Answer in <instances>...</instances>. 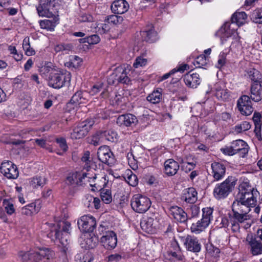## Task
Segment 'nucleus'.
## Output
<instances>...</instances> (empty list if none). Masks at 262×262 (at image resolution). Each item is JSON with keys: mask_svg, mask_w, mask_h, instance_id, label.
I'll return each instance as SVG.
<instances>
[{"mask_svg": "<svg viewBox=\"0 0 262 262\" xmlns=\"http://www.w3.org/2000/svg\"><path fill=\"white\" fill-rule=\"evenodd\" d=\"M250 207V206L247 205L243 201H239L236 196L232 204V215L230 217V220L236 229H237V222L242 223L250 219L248 214L251 210Z\"/></svg>", "mask_w": 262, "mask_h": 262, "instance_id": "obj_1", "label": "nucleus"}, {"mask_svg": "<svg viewBox=\"0 0 262 262\" xmlns=\"http://www.w3.org/2000/svg\"><path fill=\"white\" fill-rule=\"evenodd\" d=\"M55 253L50 248L41 247L34 251L21 253L19 256L24 262H39L42 258H46L49 262H56L53 260Z\"/></svg>", "mask_w": 262, "mask_h": 262, "instance_id": "obj_2", "label": "nucleus"}, {"mask_svg": "<svg viewBox=\"0 0 262 262\" xmlns=\"http://www.w3.org/2000/svg\"><path fill=\"white\" fill-rule=\"evenodd\" d=\"M237 179L233 176H229L225 181L217 184L213 194L217 200L224 199L232 191L236 184Z\"/></svg>", "mask_w": 262, "mask_h": 262, "instance_id": "obj_3", "label": "nucleus"}, {"mask_svg": "<svg viewBox=\"0 0 262 262\" xmlns=\"http://www.w3.org/2000/svg\"><path fill=\"white\" fill-rule=\"evenodd\" d=\"M130 71L128 66L118 67L115 69L114 72L110 75L108 82L109 84H117L119 83L129 84L130 79L128 76Z\"/></svg>", "mask_w": 262, "mask_h": 262, "instance_id": "obj_4", "label": "nucleus"}, {"mask_svg": "<svg viewBox=\"0 0 262 262\" xmlns=\"http://www.w3.org/2000/svg\"><path fill=\"white\" fill-rule=\"evenodd\" d=\"M249 146L243 140L238 139L231 142L230 146L223 149V152L226 155L233 156L238 154L241 157H244L248 152Z\"/></svg>", "mask_w": 262, "mask_h": 262, "instance_id": "obj_5", "label": "nucleus"}, {"mask_svg": "<svg viewBox=\"0 0 262 262\" xmlns=\"http://www.w3.org/2000/svg\"><path fill=\"white\" fill-rule=\"evenodd\" d=\"M57 7L55 5V0H40L36 9L40 16L50 17L58 13Z\"/></svg>", "mask_w": 262, "mask_h": 262, "instance_id": "obj_6", "label": "nucleus"}, {"mask_svg": "<svg viewBox=\"0 0 262 262\" xmlns=\"http://www.w3.org/2000/svg\"><path fill=\"white\" fill-rule=\"evenodd\" d=\"M151 205L149 198L140 194L134 195L131 200V206L133 209L139 213L146 212Z\"/></svg>", "mask_w": 262, "mask_h": 262, "instance_id": "obj_7", "label": "nucleus"}, {"mask_svg": "<svg viewBox=\"0 0 262 262\" xmlns=\"http://www.w3.org/2000/svg\"><path fill=\"white\" fill-rule=\"evenodd\" d=\"M94 124L93 120H86L79 123L71 133L72 139H79L84 137Z\"/></svg>", "mask_w": 262, "mask_h": 262, "instance_id": "obj_8", "label": "nucleus"}, {"mask_svg": "<svg viewBox=\"0 0 262 262\" xmlns=\"http://www.w3.org/2000/svg\"><path fill=\"white\" fill-rule=\"evenodd\" d=\"M79 229L83 232H92L96 226L95 218L92 215L82 216L77 222Z\"/></svg>", "mask_w": 262, "mask_h": 262, "instance_id": "obj_9", "label": "nucleus"}, {"mask_svg": "<svg viewBox=\"0 0 262 262\" xmlns=\"http://www.w3.org/2000/svg\"><path fill=\"white\" fill-rule=\"evenodd\" d=\"M97 157L100 161L112 166L115 163V159L114 154L107 146H100L97 151Z\"/></svg>", "mask_w": 262, "mask_h": 262, "instance_id": "obj_10", "label": "nucleus"}, {"mask_svg": "<svg viewBox=\"0 0 262 262\" xmlns=\"http://www.w3.org/2000/svg\"><path fill=\"white\" fill-rule=\"evenodd\" d=\"M251 100L246 95L241 96L237 100V107L242 115L249 116L253 112Z\"/></svg>", "mask_w": 262, "mask_h": 262, "instance_id": "obj_11", "label": "nucleus"}, {"mask_svg": "<svg viewBox=\"0 0 262 262\" xmlns=\"http://www.w3.org/2000/svg\"><path fill=\"white\" fill-rule=\"evenodd\" d=\"M0 170L1 173L8 179H15L18 176V171L16 166L11 161L3 162L1 164Z\"/></svg>", "mask_w": 262, "mask_h": 262, "instance_id": "obj_12", "label": "nucleus"}, {"mask_svg": "<svg viewBox=\"0 0 262 262\" xmlns=\"http://www.w3.org/2000/svg\"><path fill=\"white\" fill-rule=\"evenodd\" d=\"M182 241L188 251L193 253H198L201 251V245L196 237L187 235L182 237Z\"/></svg>", "mask_w": 262, "mask_h": 262, "instance_id": "obj_13", "label": "nucleus"}, {"mask_svg": "<svg viewBox=\"0 0 262 262\" xmlns=\"http://www.w3.org/2000/svg\"><path fill=\"white\" fill-rule=\"evenodd\" d=\"M212 169L211 176L214 181H220L225 176L226 168L225 165L222 163L214 162L211 165Z\"/></svg>", "mask_w": 262, "mask_h": 262, "instance_id": "obj_14", "label": "nucleus"}, {"mask_svg": "<svg viewBox=\"0 0 262 262\" xmlns=\"http://www.w3.org/2000/svg\"><path fill=\"white\" fill-rule=\"evenodd\" d=\"M101 242L103 244L104 247L106 249L115 248L117 244L116 233L112 231L106 232L105 235L101 237Z\"/></svg>", "mask_w": 262, "mask_h": 262, "instance_id": "obj_15", "label": "nucleus"}, {"mask_svg": "<svg viewBox=\"0 0 262 262\" xmlns=\"http://www.w3.org/2000/svg\"><path fill=\"white\" fill-rule=\"evenodd\" d=\"M90 98V94L86 91L79 90L72 96L70 102L75 105L86 103Z\"/></svg>", "mask_w": 262, "mask_h": 262, "instance_id": "obj_16", "label": "nucleus"}, {"mask_svg": "<svg viewBox=\"0 0 262 262\" xmlns=\"http://www.w3.org/2000/svg\"><path fill=\"white\" fill-rule=\"evenodd\" d=\"M157 222L154 218L144 217L140 221V226L145 232L152 234L156 231Z\"/></svg>", "mask_w": 262, "mask_h": 262, "instance_id": "obj_17", "label": "nucleus"}, {"mask_svg": "<svg viewBox=\"0 0 262 262\" xmlns=\"http://www.w3.org/2000/svg\"><path fill=\"white\" fill-rule=\"evenodd\" d=\"M138 122L137 117L131 114L120 115L117 119L116 123L119 126H132Z\"/></svg>", "mask_w": 262, "mask_h": 262, "instance_id": "obj_18", "label": "nucleus"}, {"mask_svg": "<svg viewBox=\"0 0 262 262\" xmlns=\"http://www.w3.org/2000/svg\"><path fill=\"white\" fill-rule=\"evenodd\" d=\"M169 214L180 223H184L187 220V214L184 210L177 206H172L169 208Z\"/></svg>", "mask_w": 262, "mask_h": 262, "instance_id": "obj_19", "label": "nucleus"}, {"mask_svg": "<svg viewBox=\"0 0 262 262\" xmlns=\"http://www.w3.org/2000/svg\"><path fill=\"white\" fill-rule=\"evenodd\" d=\"M246 241L248 243V249L253 255L262 254V243L252 237H247Z\"/></svg>", "mask_w": 262, "mask_h": 262, "instance_id": "obj_20", "label": "nucleus"}, {"mask_svg": "<svg viewBox=\"0 0 262 262\" xmlns=\"http://www.w3.org/2000/svg\"><path fill=\"white\" fill-rule=\"evenodd\" d=\"M56 227L60 231L61 235L60 243L61 244H64V241L67 242L69 240L71 224L68 222H62L58 224Z\"/></svg>", "mask_w": 262, "mask_h": 262, "instance_id": "obj_21", "label": "nucleus"}, {"mask_svg": "<svg viewBox=\"0 0 262 262\" xmlns=\"http://www.w3.org/2000/svg\"><path fill=\"white\" fill-rule=\"evenodd\" d=\"M66 81V76L60 73L52 75L49 78V85L55 89H59L63 86Z\"/></svg>", "mask_w": 262, "mask_h": 262, "instance_id": "obj_22", "label": "nucleus"}, {"mask_svg": "<svg viewBox=\"0 0 262 262\" xmlns=\"http://www.w3.org/2000/svg\"><path fill=\"white\" fill-rule=\"evenodd\" d=\"M111 10L115 14H122L129 9V4L125 0H116L111 5Z\"/></svg>", "mask_w": 262, "mask_h": 262, "instance_id": "obj_23", "label": "nucleus"}, {"mask_svg": "<svg viewBox=\"0 0 262 262\" xmlns=\"http://www.w3.org/2000/svg\"><path fill=\"white\" fill-rule=\"evenodd\" d=\"M252 120L255 126L254 133L255 136L258 141H262L261 135V126H262V116L260 113L254 112Z\"/></svg>", "mask_w": 262, "mask_h": 262, "instance_id": "obj_24", "label": "nucleus"}, {"mask_svg": "<svg viewBox=\"0 0 262 262\" xmlns=\"http://www.w3.org/2000/svg\"><path fill=\"white\" fill-rule=\"evenodd\" d=\"M58 14L57 13L56 15L51 16V19H44L39 21V25L40 28L46 29L47 31H53L56 26L59 23Z\"/></svg>", "mask_w": 262, "mask_h": 262, "instance_id": "obj_25", "label": "nucleus"}, {"mask_svg": "<svg viewBox=\"0 0 262 262\" xmlns=\"http://www.w3.org/2000/svg\"><path fill=\"white\" fill-rule=\"evenodd\" d=\"M249 98L255 102L261 101L262 99L261 84L254 83V84H250Z\"/></svg>", "mask_w": 262, "mask_h": 262, "instance_id": "obj_26", "label": "nucleus"}, {"mask_svg": "<svg viewBox=\"0 0 262 262\" xmlns=\"http://www.w3.org/2000/svg\"><path fill=\"white\" fill-rule=\"evenodd\" d=\"M179 163L173 159L167 160L164 162V170L165 174L169 177L175 175L179 169Z\"/></svg>", "mask_w": 262, "mask_h": 262, "instance_id": "obj_27", "label": "nucleus"}, {"mask_svg": "<svg viewBox=\"0 0 262 262\" xmlns=\"http://www.w3.org/2000/svg\"><path fill=\"white\" fill-rule=\"evenodd\" d=\"M183 80L188 86L195 88L200 83L199 75L197 73L190 74L189 72L185 74L183 77Z\"/></svg>", "mask_w": 262, "mask_h": 262, "instance_id": "obj_28", "label": "nucleus"}, {"mask_svg": "<svg viewBox=\"0 0 262 262\" xmlns=\"http://www.w3.org/2000/svg\"><path fill=\"white\" fill-rule=\"evenodd\" d=\"M182 199L187 203L193 204L198 200V192L194 188H188L184 190Z\"/></svg>", "mask_w": 262, "mask_h": 262, "instance_id": "obj_29", "label": "nucleus"}, {"mask_svg": "<svg viewBox=\"0 0 262 262\" xmlns=\"http://www.w3.org/2000/svg\"><path fill=\"white\" fill-rule=\"evenodd\" d=\"M141 36L143 40L150 43L157 39V33L151 27L141 31Z\"/></svg>", "mask_w": 262, "mask_h": 262, "instance_id": "obj_30", "label": "nucleus"}, {"mask_svg": "<svg viewBox=\"0 0 262 262\" xmlns=\"http://www.w3.org/2000/svg\"><path fill=\"white\" fill-rule=\"evenodd\" d=\"M258 193L257 190L252 191L251 192H247V193L243 194V197L241 199H238L239 201H243L247 205L250 206L255 205L256 202V195Z\"/></svg>", "mask_w": 262, "mask_h": 262, "instance_id": "obj_31", "label": "nucleus"}, {"mask_svg": "<svg viewBox=\"0 0 262 262\" xmlns=\"http://www.w3.org/2000/svg\"><path fill=\"white\" fill-rule=\"evenodd\" d=\"M247 15L245 12H236L231 16L232 23H235L238 26L245 24Z\"/></svg>", "mask_w": 262, "mask_h": 262, "instance_id": "obj_32", "label": "nucleus"}, {"mask_svg": "<svg viewBox=\"0 0 262 262\" xmlns=\"http://www.w3.org/2000/svg\"><path fill=\"white\" fill-rule=\"evenodd\" d=\"M173 245L174 248V251H167V253L169 256H171L172 259L182 260L184 258L182 255L181 248L176 241L173 242Z\"/></svg>", "mask_w": 262, "mask_h": 262, "instance_id": "obj_33", "label": "nucleus"}, {"mask_svg": "<svg viewBox=\"0 0 262 262\" xmlns=\"http://www.w3.org/2000/svg\"><path fill=\"white\" fill-rule=\"evenodd\" d=\"M248 77L251 80L250 84L254 83H262V75L259 71L255 69H252L248 72Z\"/></svg>", "mask_w": 262, "mask_h": 262, "instance_id": "obj_34", "label": "nucleus"}, {"mask_svg": "<svg viewBox=\"0 0 262 262\" xmlns=\"http://www.w3.org/2000/svg\"><path fill=\"white\" fill-rule=\"evenodd\" d=\"M238 193L236 194L237 199H241L243 197V194L247 193V192H251L252 191H255L247 182H243L241 183L238 187Z\"/></svg>", "mask_w": 262, "mask_h": 262, "instance_id": "obj_35", "label": "nucleus"}, {"mask_svg": "<svg viewBox=\"0 0 262 262\" xmlns=\"http://www.w3.org/2000/svg\"><path fill=\"white\" fill-rule=\"evenodd\" d=\"M208 225L202 220H199L196 223H193L190 227L191 231L195 234H199L204 231Z\"/></svg>", "mask_w": 262, "mask_h": 262, "instance_id": "obj_36", "label": "nucleus"}, {"mask_svg": "<svg viewBox=\"0 0 262 262\" xmlns=\"http://www.w3.org/2000/svg\"><path fill=\"white\" fill-rule=\"evenodd\" d=\"M215 96L218 100L226 101L230 99V93L227 89L216 88Z\"/></svg>", "mask_w": 262, "mask_h": 262, "instance_id": "obj_37", "label": "nucleus"}, {"mask_svg": "<svg viewBox=\"0 0 262 262\" xmlns=\"http://www.w3.org/2000/svg\"><path fill=\"white\" fill-rule=\"evenodd\" d=\"M250 17L252 22L262 24V8H257L253 10Z\"/></svg>", "mask_w": 262, "mask_h": 262, "instance_id": "obj_38", "label": "nucleus"}, {"mask_svg": "<svg viewBox=\"0 0 262 262\" xmlns=\"http://www.w3.org/2000/svg\"><path fill=\"white\" fill-rule=\"evenodd\" d=\"M231 213H229L228 214V216L224 217L222 218V221H221V224L222 225L223 227H228L230 225L231 226V229L233 232H237L239 231L240 229L239 224L240 222H237V229H235L234 227L233 223L230 220V217L232 216Z\"/></svg>", "mask_w": 262, "mask_h": 262, "instance_id": "obj_39", "label": "nucleus"}, {"mask_svg": "<svg viewBox=\"0 0 262 262\" xmlns=\"http://www.w3.org/2000/svg\"><path fill=\"white\" fill-rule=\"evenodd\" d=\"M161 98V89H160V90H157L153 91L151 94L147 97L146 99L149 102L153 104H156L160 102Z\"/></svg>", "mask_w": 262, "mask_h": 262, "instance_id": "obj_40", "label": "nucleus"}, {"mask_svg": "<svg viewBox=\"0 0 262 262\" xmlns=\"http://www.w3.org/2000/svg\"><path fill=\"white\" fill-rule=\"evenodd\" d=\"M202 218L201 220L209 225L211 220L212 219L213 209L210 207L204 208L202 209Z\"/></svg>", "mask_w": 262, "mask_h": 262, "instance_id": "obj_41", "label": "nucleus"}, {"mask_svg": "<svg viewBox=\"0 0 262 262\" xmlns=\"http://www.w3.org/2000/svg\"><path fill=\"white\" fill-rule=\"evenodd\" d=\"M89 175V173H83L82 176L79 178L80 182H82L84 181V183H89L92 187H95L96 184L94 183V182L97 178L96 174H95L92 177H90Z\"/></svg>", "mask_w": 262, "mask_h": 262, "instance_id": "obj_42", "label": "nucleus"}, {"mask_svg": "<svg viewBox=\"0 0 262 262\" xmlns=\"http://www.w3.org/2000/svg\"><path fill=\"white\" fill-rule=\"evenodd\" d=\"M251 127V125L250 122L243 121L241 123L235 125L233 128V130L237 134H239L249 130Z\"/></svg>", "mask_w": 262, "mask_h": 262, "instance_id": "obj_43", "label": "nucleus"}, {"mask_svg": "<svg viewBox=\"0 0 262 262\" xmlns=\"http://www.w3.org/2000/svg\"><path fill=\"white\" fill-rule=\"evenodd\" d=\"M100 136L102 137H104L106 140L108 141L114 142L117 139V134L113 130H109L102 132L100 133Z\"/></svg>", "mask_w": 262, "mask_h": 262, "instance_id": "obj_44", "label": "nucleus"}, {"mask_svg": "<svg viewBox=\"0 0 262 262\" xmlns=\"http://www.w3.org/2000/svg\"><path fill=\"white\" fill-rule=\"evenodd\" d=\"M47 182L46 178L40 176H36L32 179L31 181V185L33 187H36L38 186L42 187L46 184Z\"/></svg>", "mask_w": 262, "mask_h": 262, "instance_id": "obj_45", "label": "nucleus"}, {"mask_svg": "<svg viewBox=\"0 0 262 262\" xmlns=\"http://www.w3.org/2000/svg\"><path fill=\"white\" fill-rule=\"evenodd\" d=\"M206 249L207 253L211 256L217 257L220 253V250L216 247H215L211 243L206 244Z\"/></svg>", "mask_w": 262, "mask_h": 262, "instance_id": "obj_46", "label": "nucleus"}, {"mask_svg": "<svg viewBox=\"0 0 262 262\" xmlns=\"http://www.w3.org/2000/svg\"><path fill=\"white\" fill-rule=\"evenodd\" d=\"M23 47L27 55L31 56L35 54V50L30 47L29 38H25L24 39Z\"/></svg>", "mask_w": 262, "mask_h": 262, "instance_id": "obj_47", "label": "nucleus"}, {"mask_svg": "<svg viewBox=\"0 0 262 262\" xmlns=\"http://www.w3.org/2000/svg\"><path fill=\"white\" fill-rule=\"evenodd\" d=\"M123 20V18L121 16H119L116 15H111L107 16L104 22L113 25H117L120 23Z\"/></svg>", "mask_w": 262, "mask_h": 262, "instance_id": "obj_48", "label": "nucleus"}, {"mask_svg": "<svg viewBox=\"0 0 262 262\" xmlns=\"http://www.w3.org/2000/svg\"><path fill=\"white\" fill-rule=\"evenodd\" d=\"M130 174H127L128 176L126 179V181L132 186H136L138 183V180L136 174L133 173L132 171H129Z\"/></svg>", "mask_w": 262, "mask_h": 262, "instance_id": "obj_49", "label": "nucleus"}, {"mask_svg": "<svg viewBox=\"0 0 262 262\" xmlns=\"http://www.w3.org/2000/svg\"><path fill=\"white\" fill-rule=\"evenodd\" d=\"M101 198L102 201L105 204H109L112 202V198L111 192L108 190H103L101 192Z\"/></svg>", "mask_w": 262, "mask_h": 262, "instance_id": "obj_50", "label": "nucleus"}, {"mask_svg": "<svg viewBox=\"0 0 262 262\" xmlns=\"http://www.w3.org/2000/svg\"><path fill=\"white\" fill-rule=\"evenodd\" d=\"M48 236L52 241L59 240L60 242L61 235L60 234V231L58 230L56 227H55L50 232Z\"/></svg>", "mask_w": 262, "mask_h": 262, "instance_id": "obj_51", "label": "nucleus"}, {"mask_svg": "<svg viewBox=\"0 0 262 262\" xmlns=\"http://www.w3.org/2000/svg\"><path fill=\"white\" fill-rule=\"evenodd\" d=\"M90 152L89 151H85L84 152L81 159V161L85 163L84 168L88 169L90 167L91 164V161L90 160Z\"/></svg>", "mask_w": 262, "mask_h": 262, "instance_id": "obj_52", "label": "nucleus"}, {"mask_svg": "<svg viewBox=\"0 0 262 262\" xmlns=\"http://www.w3.org/2000/svg\"><path fill=\"white\" fill-rule=\"evenodd\" d=\"M64 244H61L62 245V247L60 249V252L62 254L63 256L64 257L63 262H68L67 256V254L70 253V247L69 246L68 241L67 242H66L64 241Z\"/></svg>", "mask_w": 262, "mask_h": 262, "instance_id": "obj_53", "label": "nucleus"}, {"mask_svg": "<svg viewBox=\"0 0 262 262\" xmlns=\"http://www.w3.org/2000/svg\"><path fill=\"white\" fill-rule=\"evenodd\" d=\"M56 142L63 152L67 150L68 147L65 138L63 137L57 138L56 139Z\"/></svg>", "mask_w": 262, "mask_h": 262, "instance_id": "obj_54", "label": "nucleus"}, {"mask_svg": "<svg viewBox=\"0 0 262 262\" xmlns=\"http://www.w3.org/2000/svg\"><path fill=\"white\" fill-rule=\"evenodd\" d=\"M147 59L142 57H138L133 64L135 68H138L143 66H145L147 64Z\"/></svg>", "mask_w": 262, "mask_h": 262, "instance_id": "obj_55", "label": "nucleus"}, {"mask_svg": "<svg viewBox=\"0 0 262 262\" xmlns=\"http://www.w3.org/2000/svg\"><path fill=\"white\" fill-rule=\"evenodd\" d=\"M195 66H196L199 68H201L202 66L206 65V57L205 55H200L198 56L195 60L194 63Z\"/></svg>", "mask_w": 262, "mask_h": 262, "instance_id": "obj_56", "label": "nucleus"}, {"mask_svg": "<svg viewBox=\"0 0 262 262\" xmlns=\"http://www.w3.org/2000/svg\"><path fill=\"white\" fill-rule=\"evenodd\" d=\"M82 62L81 59L77 56H73L70 59V65L75 68L79 66Z\"/></svg>", "mask_w": 262, "mask_h": 262, "instance_id": "obj_57", "label": "nucleus"}, {"mask_svg": "<svg viewBox=\"0 0 262 262\" xmlns=\"http://www.w3.org/2000/svg\"><path fill=\"white\" fill-rule=\"evenodd\" d=\"M87 43L90 45H94L98 43L100 41V37L97 34H94L87 37Z\"/></svg>", "mask_w": 262, "mask_h": 262, "instance_id": "obj_58", "label": "nucleus"}, {"mask_svg": "<svg viewBox=\"0 0 262 262\" xmlns=\"http://www.w3.org/2000/svg\"><path fill=\"white\" fill-rule=\"evenodd\" d=\"M103 84L102 83H98L95 84L93 86V87L91 88V90L90 91V93L92 95H94L97 94L98 93L100 92L101 90H103Z\"/></svg>", "mask_w": 262, "mask_h": 262, "instance_id": "obj_59", "label": "nucleus"}, {"mask_svg": "<svg viewBox=\"0 0 262 262\" xmlns=\"http://www.w3.org/2000/svg\"><path fill=\"white\" fill-rule=\"evenodd\" d=\"M6 202H7L8 204H7L6 206L5 207V210L9 215H12L15 211V209L13 206V204L12 203H10L7 201V200H4V203H5Z\"/></svg>", "mask_w": 262, "mask_h": 262, "instance_id": "obj_60", "label": "nucleus"}, {"mask_svg": "<svg viewBox=\"0 0 262 262\" xmlns=\"http://www.w3.org/2000/svg\"><path fill=\"white\" fill-rule=\"evenodd\" d=\"M89 143L94 146H98L100 144V137L98 134L92 136L90 139Z\"/></svg>", "mask_w": 262, "mask_h": 262, "instance_id": "obj_61", "label": "nucleus"}, {"mask_svg": "<svg viewBox=\"0 0 262 262\" xmlns=\"http://www.w3.org/2000/svg\"><path fill=\"white\" fill-rule=\"evenodd\" d=\"M79 20L81 22H92L93 21V17L89 14H82L79 17Z\"/></svg>", "mask_w": 262, "mask_h": 262, "instance_id": "obj_62", "label": "nucleus"}, {"mask_svg": "<svg viewBox=\"0 0 262 262\" xmlns=\"http://www.w3.org/2000/svg\"><path fill=\"white\" fill-rule=\"evenodd\" d=\"M189 69V66L187 64H182L179 66L177 69H173L171 71V73H174L176 72L183 73L185 70Z\"/></svg>", "mask_w": 262, "mask_h": 262, "instance_id": "obj_63", "label": "nucleus"}, {"mask_svg": "<svg viewBox=\"0 0 262 262\" xmlns=\"http://www.w3.org/2000/svg\"><path fill=\"white\" fill-rule=\"evenodd\" d=\"M88 256L84 255L82 256L81 254H77L75 256V260L76 262H91V258H89L88 259Z\"/></svg>", "mask_w": 262, "mask_h": 262, "instance_id": "obj_64", "label": "nucleus"}]
</instances>
